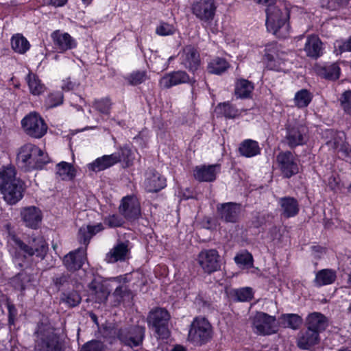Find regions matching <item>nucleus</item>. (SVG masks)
<instances>
[{
  "instance_id": "44",
  "label": "nucleus",
  "mask_w": 351,
  "mask_h": 351,
  "mask_svg": "<svg viewBox=\"0 0 351 351\" xmlns=\"http://www.w3.org/2000/svg\"><path fill=\"white\" fill-rule=\"evenodd\" d=\"M90 288L94 291L99 303L105 302L107 300L109 293L102 284L93 282L90 285Z\"/></svg>"
},
{
  "instance_id": "5",
  "label": "nucleus",
  "mask_w": 351,
  "mask_h": 351,
  "mask_svg": "<svg viewBox=\"0 0 351 351\" xmlns=\"http://www.w3.org/2000/svg\"><path fill=\"white\" fill-rule=\"evenodd\" d=\"M170 314L163 308H155L150 311L147 321L149 328L154 330L158 338L167 339L170 335L169 321Z\"/></svg>"
},
{
  "instance_id": "37",
  "label": "nucleus",
  "mask_w": 351,
  "mask_h": 351,
  "mask_svg": "<svg viewBox=\"0 0 351 351\" xmlns=\"http://www.w3.org/2000/svg\"><path fill=\"white\" fill-rule=\"evenodd\" d=\"M336 278V272L334 270L324 269L316 274L315 283L318 287L330 285L335 282Z\"/></svg>"
},
{
  "instance_id": "40",
  "label": "nucleus",
  "mask_w": 351,
  "mask_h": 351,
  "mask_svg": "<svg viewBox=\"0 0 351 351\" xmlns=\"http://www.w3.org/2000/svg\"><path fill=\"white\" fill-rule=\"evenodd\" d=\"M31 281L32 276L26 271H22L12 278L11 283L15 289L23 291L30 285Z\"/></svg>"
},
{
  "instance_id": "8",
  "label": "nucleus",
  "mask_w": 351,
  "mask_h": 351,
  "mask_svg": "<svg viewBox=\"0 0 351 351\" xmlns=\"http://www.w3.org/2000/svg\"><path fill=\"white\" fill-rule=\"evenodd\" d=\"M116 334L122 344L133 348L143 344L145 337V327L136 325L121 328Z\"/></svg>"
},
{
  "instance_id": "20",
  "label": "nucleus",
  "mask_w": 351,
  "mask_h": 351,
  "mask_svg": "<svg viewBox=\"0 0 351 351\" xmlns=\"http://www.w3.org/2000/svg\"><path fill=\"white\" fill-rule=\"evenodd\" d=\"M121 161V157L118 154L104 155L97 158L93 162L87 165L89 171L99 172L108 169Z\"/></svg>"
},
{
  "instance_id": "28",
  "label": "nucleus",
  "mask_w": 351,
  "mask_h": 351,
  "mask_svg": "<svg viewBox=\"0 0 351 351\" xmlns=\"http://www.w3.org/2000/svg\"><path fill=\"white\" fill-rule=\"evenodd\" d=\"M281 215L285 218L293 217L299 212V204L296 199L292 197H280L278 200Z\"/></svg>"
},
{
  "instance_id": "59",
  "label": "nucleus",
  "mask_w": 351,
  "mask_h": 351,
  "mask_svg": "<svg viewBox=\"0 0 351 351\" xmlns=\"http://www.w3.org/2000/svg\"><path fill=\"white\" fill-rule=\"evenodd\" d=\"M8 322L9 324H14L15 317L17 315V310L14 305H8Z\"/></svg>"
},
{
  "instance_id": "39",
  "label": "nucleus",
  "mask_w": 351,
  "mask_h": 351,
  "mask_svg": "<svg viewBox=\"0 0 351 351\" xmlns=\"http://www.w3.org/2000/svg\"><path fill=\"white\" fill-rule=\"evenodd\" d=\"M313 94L307 89L303 88L298 91L294 97V104L298 108H306L311 102Z\"/></svg>"
},
{
  "instance_id": "56",
  "label": "nucleus",
  "mask_w": 351,
  "mask_h": 351,
  "mask_svg": "<svg viewBox=\"0 0 351 351\" xmlns=\"http://www.w3.org/2000/svg\"><path fill=\"white\" fill-rule=\"evenodd\" d=\"M104 223L110 228H116L121 226L124 221L121 217L117 215H112L105 218Z\"/></svg>"
},
{
  "instance_id": "12",
  "label": "nucleus",
  "mask_w": 351,
  "mask_h": 351,
  "mask_svg": "<svg viewBox=\"0 0 351 351\" xmlns=\"http://www.w3.org/2000/svg\"><path fill=\"white\" fill-rule=\"evenodd\" d=\"M252 326L256 333L268 335L276 332V318L263 312H258L252 318Z\"/></svg>"
},
{
  "instance_id": "33",
  "label": "nucleus",
  "mask_w": 351,
  "mask_h": 351,
  "mask_svg": "<svg viewBox=\"0 0 351 351\" xmlns=\"http://www.w3.org/2000/svg\"><path fill=\"white\" fill-rule=\"evenodd\" d=\"M29 245L33 251V256L43 259L48 250V245L42 237L29 239Z\"/></svg>"
},
{
  "instance_id": "2",
  "label": "nucleus",
  "mask_w": 351,
  "mask_h": 351,
  "mask_svg": "<svg viewBox=\"0 0 351 351\" xmlns=\"http://www.w3.org/2000/svg\"><path fill=\"white\" fill-rule=\"evenodd\" d=\"M34 351H65V341L48 322H41L35 331Z\"/></svg>"
},
{
  "instance_id": "53",
  "label": "nucleus",
  "mask_w": 351,
  "mask_h": 351,
  "mask_svg": "<svg viewBox=\"0 0 351 351\" xmlns=\"http://www.w3.org/2000/svg\"><path fill=\"white\" fill-rule=\"evenodd\" d=\"M335 51L337 55L343 52L351 51V36L346 40H336L335 43Z\"/></svg>"
},
{
  "instance_id": "47",
  "label": "nucleus",
  "mask_w": 351,
  "mask_h": 351,
  "mask_svg": "<svg viewBox=\"0 0 351 351\" xmlns=\"http://www.w3.org/2000/svg\"><path fill=\"white\" fill-rule=\"evenodd\" d=\"M147 79L145 71H134L126 77L125 80L132 86H136L144 82Z\"/></svg>"
},
{
  "instance_id": "6",
  "label": "nucleus",
  "mask_w": 351,
  "mask_h": 351,
  "mask_svg": "<svg viewBox=\"0 0 351 351\" xmlns=\"http://www.w3.org/2000/svg\"><path fill=\"white\" fill-rule=\"evenodd\" d=\"M308 141L307 128L299 123L288 122L285 125L282 143L293 149L304 145Z\"/></svg>"
},
{
  "instance_id": "58",
  "label": "nucleus",
  "mask_w": 351,
  "mask_h": 351,
  "mask_svg": "<svg viewBox=\"0 0 351 351\" xmlns=\"http://www.w3.org/2000/svg\"><path fill=\"white\" fill-rule=\"evenodd\" d=\"M115 154H118L120 156L121 160H129L132 154V152L128 147H123L120 149L119 152H116Z\"/></svg>"
},
{
  "instance_id": "23",
  "label": "nucleus",
  "mask_w": 351,
  "mask_h": 351,
  "mask_svg": "<svg viewBox=\"0 0 351 351\" xmlns=\"http://www.w3.org/2000/svg\"><path fill=\"white\" fill-rule=\"evenodd\" d=\"M21 217L25 226L32 229L38 228L42 220L41 212L36 206H28L22 208Z\"/></svg>"
},
{
  "instance_id": "27",
  "label": "nucleus",
  "mask_w": 351,
  "mask_h": 351,
  "mask_svg": "<svg viewBox=\"0 0 351 351\" xmlns=\"http://www.w3.org/2000/svg\"><path fill=\"white\" fill-rule=\"evenodd\" d=\"M328 325L327 317L318 312H313L309 314L306 319V326L315 332H320L324 331Z\"/></svg>"
},
{
  "instance_id": "50",
  "label": "nucleus",
  "mask_w": 351,
  "mask_h": 351,
  "mask_svg": "<svg viewBox=\"0 0 351 351\" xmlns=\"http://www.w3.org/2000/svg\"><path fill=\"white\" fill-rule=\"evenodd\" d=\"M282 319L286 326L293 329H297L302 324V319L296 314L284 315Z\"/></svg>"
},
{
  "instance_id": "24",
  "label": "nucleus",
  "mask_w": 351,
  "mask_h": 351,
  "mask_svg": "<svg viewBox=\"0 0 351 351\" xmlns=\"http://www.w3.org/2000/svg\"><path fill=\"white\" fill-rule=\"evenodd\" d=\"M84 254L85 250L82 248H78L74 252H69L64 257V265L69 271L80 269L85 261Z\"/></svg>"
},
{
  "instance_id": "29",
  "label": "nucleus",
  "mask_w": 351,
  "mask_h": 351,
  "mask_svg": "<svg viewBox=\"0 0 351 351\" xmlns=\"http://www.w3.org/2000/svg\"><path fill=\"white\" fill-rule=\"evenodd\" d=\"M12 241L14 244V252L12 256L15 261H22L33 256V251L29 245V240L25 243L14 236L12 237Z\"/></svg>"
},
{
  "instance_id": "26",
  "label": "nucleus",
  "mask_w": 351,
  "mask_h": 351,
  "mask_svg": "<svg viewBox=\"0 0 351 351\" xmlns=\"http://www.w3.org/2000/svg\"><path fill=\"white\" fill-rule=\"evenodd\" d=\"M145 186L148 192L156 193L166 186V179L158 172L150 170L147 174Z\"/></svg>"
},
{
  "instance_id": "15",
  "label": "nucleus",
  "mask_w": 351,
  "mask_h": 351,
  "mask_svg": "<svg viewBox=\"0 0 351 351\" xmlns=\"http://www.w3.org/2000/svg\"><path fill=\"white\" fill-rule=\"evenodd\" d=\"M195 82L196 80L191 79L186 72L177 71L170 72L163 76L160 80V85L165 88H169L181 84L189 83L193 87Z\"/></svg>"
},
{
  "instance_id": "21",
  "label": "nucleus",
  "mask_w": 351,
  "mask_h": 351,
  "mask_svg": "<svg viewBox=\"0 0 351 351\" xmlns=\"http://www.w3.org/2000/svg\"><path fill=\"white\" fill-rule=\"evenodd\" d=\"M220 171V165H200L193 170L194 178L199 182H213Z\"/></svg>"
},
{
  "instance_id": "54",
  "label": "nucleus",
  "mask_w": 351,
  "mask_h": 351,
  "mask_svg": "<svg viewBox=\"0 0 351 351\" xmlns=\"http://www.w3.org/2000/svg\"><path fill=\"white\" fill-rule=\"evenodd\" d=\"M223 113L228 119H234L241 114L240 110L229 103H224L223 104Z\"/></svg>"
},
{
  "instance_id": "11",
  "label": "nucleus",
  "mask_w": 351,
  "mask_h": 351,
  "mask_svg": "<svg viewBox=\"0 0 351 351\" xmlns=\"http://www.w3.org/2000/svg\"><path fill=\"white\" fill-rule=\"evenodd\" d=\"M217 10L215 0H195L191 4V10L197 19L208 23L213 20Z\"/></svg>"
},
{
  "instance_id": "51",
  "label": "nucleus",
  "mask_w": 351,
  "mask_h": 351,
  "mask_svg": "<svg viewBox=\"0 0 351 351\" xmlns=\"http://www.w3.org/2000/svg\"><path fill=\"white\" fill-rule=\"evenodd\" d=\"M234 295L236 300L239 302H246L251 300L253 297L252 291L250 288L245 287L234 291Z\"/></svg>"
},
{
  "instance_id": "38",
  "label": "nucleus",
  "mask_w": 351,
  "mask_h": 351,
  "mask_svg": "<svg viewBox=\"0 0 351 351\" xmlns=\"http://www.w3.org/2000/svg\"><path fill=\"white\" fill-rule=\"evenodd\" d=\"M11 47L16 53L24 54L29 49L30 44L22 34H16L11 38Z\"/></svg>"
},
{
  "instance_id": "7",
  "label": "nucleus",
  "mask_w": 351,
  "mask_h": 351,
  "mask_svg": "<svg viewBox=\"0 0 351 351\" xmlns=\"http://www.w3.org/2000/svg\"><path fill=\"white\" fill-rule=\"evenodd\" d=\"M213 328L204 317H196L191 324L188 340L196 346L204 345L211 340Z\"/></svg>"
},
{
  "instance_id": "13",
  "label": "nucleus",
  "mask_w": 351,
  "mask_h": 351,
  "mask_svg": "<svg viewBox=\"0 0 351 351\" xmlns=\"http://www.w3.org/2000/svg\"><path fill=\"white\" fill-rule=\"evenodd\" d=\"M119 213L128 220L133 221L141 216L140 203L136 197L128 195L121 199Z\"/></svg>"
},
{
  "instance_id": "55",
  "label": "nucleus",
  "mask_w": 351,
  "mask_h": 351,
  "mask_svg": "<svg viewBox=\"0 0 351 351\" xmlns=\"http://www.w3.org/2000/svg\"><path fill=\"white\" fill-rule=\"evenodd\" d=\"M63 94L62 92H56L50 94L48 97V104L50 108L56 107L63 102Z\"/></svg>"
},
{
  "instance_id": "61",
  "label": "nucleus",
  "mask_w": 351,
  "mask_h": 351,
  "mask_svg": "<svg viewBox=\"0 0 351 351\" xmlns=\"http://www.w3.org/2000/svg\"><path fill=\"white\" fill-rule=\"evenodd\" d=\"M76 86L75 83L71 81L70 78H68L63 81L62 88L63 90L69 91L73 90Z\"/></svg>"
},
{
  "instance_id": "10",
  "label": "nucleus",
  "mask_w": 351,
  "mask_h": 351,
  "mask_svg": "<svg viewBox=\"0 0 351 351\" xmlns=\"http://www.w3.org/2000/svg\"><path fill=\"white\" fill-rule=\"evenodd\" d=\"M276 164L285 178H290L299 173V165L291 151L280 152L276 156Z\"/></svg>"
},
{
  "instance_id": "34",
  "label": "nucleus",
  "mask_w": 351,
  "mask_h": 351,
  "mask_svg": "<svg viewBox=\"0 0 351 351\" xmlns=\"http://www.w3.org/2000/svg\"><path fill=\"white\" fill-rule=\"evenodd\" d=\"M241 155L250 158L260 154L261 149L258 142L252 139L243 141L239 148Z\"/></svg>"
},
{
  "instance_id": "57",
  "label": "nucleus",
  "mask_w": 351,
  "mask_h": 351,
  "mask_svg": "<svg viewBox=\"0 0 351 351\" xmlns=\"http://www.w3.org/2000/svg\"><path fill=\"white\" fill-rule=\"evenodd\" d=\"M341 105L346 112L351 114V90L343 93L341 97Z\"/></svg>"
},
{
  "instance_id": "48",
  "label": "nucleus",
  "mask_w": 351,
  "mask_h": 351,
  "mask_svg": "<svg viewBox=\"0 0 351 351\" xmlns=\"http://www.w3.org/2000/svg\"><path fill=\"white\" fill-rule=\"evenodd\" d=\"M105 348L102 341L94 339L83 344L79 351H104Z\"/></svg>"
},
{
  "instance_id": "45",
  "label": "nucleus",
  "mask_w": 351,
  "mask_h": 351,
  "mask_svg": "<svg viewBox=\"0 0 351 351\" xmlns=\"http://www.w3.org/2000/svg\"><path fill=\"white\" fill-rule=\"evenodd\" d=\"M52 281L53 285L60 289L62 287H69L70 285L73 284V281L71 274H58L53 277Z\"/></svg>"
},
{
  "instance_id": "30",
  "label": "nucleus",
  "mask_w": 351,
  "mask_h": 351,
  "mask_svg": "<svg viewBox=\"0 0 351 351\" xmlns=\"http://www.w3.org/2000/svg\"><path fill=\"white\" fill-rule=\"evenodd\" d=\"M103 230L104 226L101 223L94 226H83L78 230L77 239L80 243L87 246L90 239Z\"/></svg>"
},
{
  "instance_id": "42",
  "label": "nucleus",
  "mask_w": 351,
  "mask_h": 351,
  "mask_svg": "<svg viewBox=\"0 0 351 351\" xmlns=\"http://www.w3.org/2000/svg\"><path fill=\"white\" fill-rule=\"evenodd\" d=\"M82 300L80 295L77 291L63 292L60 296V301L69 307L77 306Z\"/></svg>"
},
{
  "instance_id": "49",
  "label": "nucleus",
  "mask_w": 351,
  "mask_h": 351,
  "mask_svg": "<svg viewBox=\"0 0 351 351\" xmlns=\"http://www.w3.org/2000/svg\"><path fill=\"white\" fill-rule=\"evenodd\" d=\"M176 31V28L172 24L165 22H161L156 29V33L162 36L173 35Z\"/></svg>"
},
{
  "instance_id": "22",
  "label": "nucleus",
  "mask_w": 351,
  "mask_h": 351,
  "mask_svg": "<svg viewBox=\"0 0 351 351\" xmlns=\"http://www.w3.org/2000/svg\"><path fill=\"white\" fill-rule=\"evenodd\" d=\"M325 134L330 137V139L326 141V144L329 147L343 152L346 156H350L351 151H348L345 143V134L343 132L328 130L325 132Z\"/></svg>"
},
{
  "instance_id": "16",
  "label": "nucleus",
  "mask_w": 351,
  "mask_h": 351,
  "mask_svg": "<svg viewBox=\"0 0 351 351\" xmlns=\"http://www.w3.org/2000/svg\"><path fill=\"white\" fill-rule=\"evenodd\" d=\"M181 64L190 71L197 70L200 64V57L197 50L192 45L184 47L180 53Z\"/></svg>"
},
{
  "instance_id": "31",
  "label": "nucleus",
  "mask_w": 351,
  "mask_h": 351,
  "mask_svg": "<svg viewBox=\"0 0 351 351\" xmlns=\"http://www.w3.org/2000/svg\"><path fill=\"white\" fill-rule=\"evenodd\" d=\"M319 341V335L311 329L306 328L305 331L300 333L298 346L299 348L308 350L313 346L317 344Z\"/></svg>"
},
{
  "instance_id": "43",
  "label": "nucleus",
  "mask_w": 351,
  "mask_h": 351,
  "mask_svg": "<svg viewBox=\"0 0 351 351\" xmlns=\"http://www.w3.org/2000/svg\"><path fill=\"white\" fill-rule=\"evenodd\" d=\"M26 80L32 94L38 95L44 91V86L35 74L29 73L26 77Z\"/></svg>"
},
{
  "instance_id": "46",
  "label": "nucleus",
  "mask_w": 351,
  "mask_h": 351,
  "mask_svg": "<svg viewBox=\"0 0 351 351\" xmlns=\"http://www.w3.org/2000/svg\"><path fill=\"white\" fill-rule=\"evenodd\" d=\"M235 263L241 267L250 268L253 266V257L247 252H243L234 257Z\"/></svg>"
},
{
  "instance_id": "64",
  "label": "nucleus",
  "mask_w": 351,
  "mask_h": 351,
  "mask_svg": "<svg viewBox=\"0 0 351 351\" xmlns=\"http://www.w3.org/2000/svg\"><path fill=\"white\" fill-rule=\"evenodd\" d=\"M45 4L51 5L56 7L64 5L67 0H43Z\"/></svg>"
},
{
  "instance_id": "25",
  "label": "nucleus",
  "mask_w": 351,
  "mask_h": 351,
  "mask_svg": "<svg viewBox=\"0 0 351 351\" xmlns=\"http://www.w3.org/2000/svg\"><path fill=\"white\" fill-rule=\"evenodd\" d=\"M304 50L308 57L317 59L323 55L324 44L316 35H310L307 37Z\"/></svg>"
},
{
  "instance_id": "19",
  "label": "nucleus",
  "mask_w": 351,
  "mask_h": 351,
  "mask_svg": "<svg viewBox=\"0 0 351 351\" xmlns=\"http://www.w3.org/2000/svg\"><path fill=\"white\" fill-rule=\"evenodd\" d=\"M130 242H119L115 245L106 256V261L110 263L125 261L129 258L130 247Z\"/></svg>"
},
{
  "instance_id": "14",
  "label": "nucleus",
  "mask_w": 351,
  "mask_h": 351,
  "mask_svg": "<svg viewBox=\"0 0 351 351\" xmlns=\"http://www.w3.org/2000/svg\"><path fill=\"white\" fill-rule=\"evenodd\" d=\"M198 263L204 272L211 274L221 267L219 256L215 250L202 251L198 256Z\"/></svg>"
},
{
  "instance_id": "60",
  "label": "nucleus",
  "mask_w": 351,
  "mask_h": 351,
  "mask_svg": "<svg viewBox=\"0 0 351 351\" xmlns=\"http://www.w3.org/2000/svg\"><path fill=\"white\" fill-rule=\"evenodd\" d=\"M129 290L126 286L121 285L116 288L114 291V295L115 296H119L121 298H123L127 295H129Z\"/></svg>"
},
{
  "instance_id": "18",
  "label": "nucleus",
  "mask_w": 351,
  "mask_h": 351,
  "mask_svg": "<svg viewBox=\"0 0 351 351\" xmlns=\"http://www.w3.org/2000/svg\"><path fill=\"white\" fill-rule=\"evenodd\" d=\"M51 37L56 49L60 52L71 50L77 46L76 40L68 33L56 30L52 32Z\"/></svg>"
},
{
  "instance_id": "41",
  "label": "nucleus",
  "mask_w": 351,
  "mask_h": 351,
  "mask_svg": "<svg viewBox=\"0 0 351 351\" xmlns=\"http://www.w3.org/2000/svg\"><path fill=\"white\" fill-rule=\"evenodd\" d=\"M229 67L228 62L221 58L213 59L208 66V71L213 74L220 75L224 73Z\"/></svg>"
},
{
  "instance_id": "52",
  "label": "nucleus",
  "mask_w": 351,
  "mask_h": 351,
  "mask_svg": "<svg viewBox=\"0 0 351 351\" xmlns=\"http://www.w3.org/2000/svg\"><path fill=\"white\" fill-rule=\"evenodd\" d=\"M94 106L95 109L101 113L108 114L110 110L111 102L108 98H104L96 100L94 102Z\"/></svg>"
},
{
  "instance_id": "17",
  "label": "nucleus",
  "mask_w": 351,
  "mask_h": 351,
  "mask_svg": "<svg viewBox=\"0 0 351 351\" xmlns=\"http://www.w3.org/2000/svg\"><path fill=\"white\" fill-rule=\"evenodd\" d=\"M219 217L226 222L235 223L241 213L240 204L228 202L218 204L217 206Z\"/></svg>"
},
{
  "instance_id": "35",
  "label": "nucleus",
  "mask_w": 351,
  "mask_h": 351,
  "mask_svg": "<svg viewBox=\"0 0 351 351\" xmlns=\"http://www.w3.org/2000/svg\"><path fill=\"white\" fill-rule=\"evenodd\" d=\"M56 174L62 180L71 181L75 178L76 170L71 163L62 161L56 165Z\"/></svg>"
},
{
  "instance_id": "4",
  "label": "nucleus",
  "mask_w": 351,
  "mask_h": 351,
  "mask_svg": "<svg viewBox=\"0 0 351 351\" xmlns=\"http://www.w3.org/2000/svg\"><path fill=\"white\" fill-rule=\"evenodd\" d=\"M265 12L267 30L277 36H285L288 30L287 11L274 3L266 8Z\"/></svg>"
},
{
  "instance_id": "36",
  "label": "nucleus",
  "mask_w": 351,
  "mask_h": 351,
  "mask_svg": "<svg viewBox=\"0 0 351 351\" xmlns=\"http://www.w3.org/2000/svg\"><path fill=\"white\" fill-rule=\"evenodd\" d=\"M254 88V84L252 82L240 79L235 84V95L239 98H247L250 97Z\"/></svg>"
},
{
  "instance_id": "62",
  "label": "nucleus",
  "mask_w": 351,
  "mask_h": 351,
  "mask_svg": "<svg viewBox=\"0 0 351 351\" xmlns=\"http://www.w3.org/2000/svg\"><path fill=\"white\" fill-rule=\"evenodd\" d=\"M285 53L283 52H277L275 55L268 53L266 56L267 59L269 62H276L278 60H284L283 56Z\"/></svg>"
},
{
  "instance_id": "63",
  "label": "nucleus",
  "mask_w": 351,
  "mask_h": 351,
  "mask_svg": "<svg viewBox=\"0 0 351 351\" xmlns=\"http://www.w3.org/2000/svg\"><path fill=\"white\" fill-rule=\"evenodd\" d=\"M265 223V215L261 213H256L255 216V221H253V223L255 227L258 228L263 225Z\"/></svg>"
},
{
  "instance_id": "9",
  "label": "nucleus",
  "mask_w": 351,
  "mask_h": 351,
  "mask_svg": "<svg viewBox=\"0 0 351 351\" xmlns=\"http://www.w3.org/2000/svg\"><path fill=\"white\" fill-rule=\"evenodd\" d=\"M25 132L29 136L40 138L47 131V125L43 118L36 112H32L25 117L21 121Z\"/></svg>"
},
{
  "instance_id": "1",
  "label": "nucleus",
  "mask_w": 351,
  "mask_h": 351,
  "mask_svg": "<svg viewBox=\"0 0 351 351\" xmlns=\"http://www.w3.org/2000/svg\"><path fill=\"white\" fill-rule=\"evenodd\" d=\"M0 191L4 200L14 205L23 197L24 183L16 178V171L13 167H3L0 170Z\"/></svg>"
},
{
  "instance_id": "3",
  "label": "nucleus",
  "mask_w": 351,
  "mask_h": 351,
  "mask_svg": "<svg viewBox=\"0 0 351 351\" xmlns=\"http://www.w3.org/2000/svg\"><path fill=\"white\" fill-rule=\"evenodd\" d=\"M48 162L47 154L34 144L26 143L19 149L16 162L25 171L41 169Z\"/></svg>"
},
{
  "instance_id": "32",
  "label": "nucleus",
  "mask_w": 351,
  "mask_h": 351,
  "mask_svg": "<svg viewBox=\"0 0 351 351\" xmlns=\"http://www.w3.org/2000/svg\"><path fill=\"white\" fill-rule=\"evenodd\" d=\"M315 71L319 76L329 80H336L340 75V68L337 63L316 66Z\"/></svg>"
}]
</instances>
